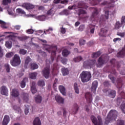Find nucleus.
I'll return each instance as SVG.
<instances>
[{"mask_svg":"<svg viewBox=\"0 0 125 125\" xmlns=\"http://www.w3.org/2000/svg\"><path fill=\"white\" fill-rule=\"evenodd\" d=\"M49 53H51V60L49 61V60H46V64H52L54 61V58L56 55V51H57V46L55 45H52L49 46V47L46 49Z\"/></svg>","mask_w":125,"mask_h":125,"instance_id":"obj_1","label":"nucleus"},{"mask_svg":"<svg viewBox=\"0 0 125 125\" xmlns=\"http://www.w3.org/2000/svg\"><path fill=\"white\" fill-rule=\"evenodd\" d=\"M125 93L124 91H121L119 95L118 96L117 99V105L118 106L120 105L121 102H122L120 108L121 110L125 114Z\"/></svg>","mask_w":125,"mask_h":125,"instance_id":"obj_2","label":"nucleus"},{"mask_svg":"<svg viewBox=\"0 0 125 125\" xmlns=\"http://www.w3.org/2000/svg\"><path fill=\"white\" fill-rule=\"evenodd\" d=\"M118 115V112L115 110H111L105 118L104 124L108 125L112 121H116Z\"/></svg>","mask_w":125,"mask_h":125,"instance_id":"obj_3","label":"nucleus"},{"mask_svg":"<svg viewBox=\"0 0 125 125\" xmlns=\"http://www.w3.org/2000/svg\"><path fill=\"white\" fill-rule=\"evenodd\" d=\"M80 78L82 83H87L91 79V73L89 72L83 71L80 74Z\"/></svg>","mask_w":125,"mask_h":125,"instance_id":"obj_4","label":"nucleus"},{"mask_svg":"<svg viewBox=\"0 0 125 125\" xmlns=\"http://www.w3.org/2000/svg\"><path fill=\"white\" fill-rule=\"evenodd\" d=\"M10 64L13 67H17V66H19V65L21 64V59H20V57L18 55L15 54L13 58L10 61Z\"/></svg>","mask_w":125,"mask_h":125,"instance_id":"obj_5","label":"nucleus"},{"mask_svg":"<svg viewBox=\"0 0 125 125\" xmlns=\"http://www.w3.org/2000/svg\"><path fill=\"white\" fill-rule=\"evenodd\" d=\"M95 63H96L95 60L86 61L83 62V67L85 68V69L88 68V67L92 68L93 66H95Z\"/></svg>","mask_w":125,"mask_h":125,"instance_id":"obj_6","label":"nucleus"},{"mask_svg":"<svg viewBox=\"0 0 125 125\" xmlns=\"http://www.w3.org/2000/svg\"><path fill=\"white\" fill-rule=\"evenodd\" d=\"M91 120L94 124V125H101L102 123V119H101V117L98 116V120L97 118L95 117L94 116L92 115L91 116ZM98 121H99V124H98Z\"/></svg>","mask_w":125,"mask_h":125,"instance_id":"obj_7","label":"nucleus"},{"mask_svg":"<svg viewBox=\"0 0 125 125\" xmlns=\"http://www.w3.org/2000/svg\"><path fill=\"white\" fill-rule=\"evenodd\" d=\"M42 75L45 79H48L50 75V66L45 67L42 70Z\"/></svg>","mask_w":125,"mask_h":125,"instance_id":"obj_8","label":"nucleus"},{"mask_svg":"<svg viewBox=\"0 0 125 125\" xmlns=\"http://www.w3.org/2000/svg\"><path fill=\"white\" fill-rule=\"evenodd\" d=\"M21 6L23 8L26 9V10H32V9H34L35 7V5L28 2L23 3Z\"/></svg>","mask_w":125,"mask_h":125,"instance_id":"obj_9","label":"nucleus"},{"mask_svg":"<svg viewBox=\"0 0 125 125\" xmlns=\"http://www.w3.org/2000/svg\"><path fill=\"white\" fill-rule=\"evenodd\" d=\"M122 25H125V16H122L121 19V23L120 21H116L115 25V29H116V30H119V29L122 27Z\"/></svg>","mask_w":125,"mask_h":125,"instance_id":"obj_10","label":"nucleus"},{"mask_svg":"<svg viewBox=\"0 0 125 125\" xmlns=\"http://www.w3.org/2000/svg\"><path fill=\"white\" fill-rule=\"evenodd\" d=\"M106 62V57L104 56H101L98 60V63L97 64L98 68H100L103 66V64Z\"/></svg>","mask_w":125,"mask_h":125,"instance_id":"obj_11","label":"nucleus"},{"mask_svg":"<svg viewBox=\"0 0 125 125\" xmlns=\"http://www.w3.org/2000/svg\"><path fill=\"white\" fill-rule=\"evenodd\" d=\"M110 74L108 76V78L111 80L112 83H115V80L116 79L113 76V75L114 76H118V73L116 71L115 69H112L110 70Z\"/></svg>","mask_w":125,"mask_h":125,"instance_id":"obj_12","label":"nucleus"},{"mask_svg":"<svg viewBox=\"0 0 125 125\" xmlns=\"http://www.w3.org/2000/svg\"><path fill=\"white\" fill-rule=\"evenodd\" d=\"M99 9L97 8H94V11L92 12V16H91V18L92 19H95L96 18H97L99 16Z\"/></svg>","mask_w":125,"mask_h":125,"instance_id":"obj_13","label":"nucleus"},{"mask_svg":"<svg viewBox=\"0 0 125 125\" xmlns=\"http://www.w3.org/2000/svg\"><path fill=\"white\" fill-rule=\"evenodd\" d=\"M107 32L108 29L107 28H101L100 32L99 33V36H100V37H105L107 36Z\"/></svg>","mask_w":125,"mask_h":125,"instance_id":"obj_14","label":"nucleus"},{"mask_svg":"<svg viewBox=\"0 0 125 125\" xmlns=\"http://www.w3.org/2000/svg\"><path fill=\"white\" fill-rule=\"evenodd\" d=\"M0 93L2 95L7 96L8 94V89L5 86H2L0 87Z\"/></svg>","mask_w":125,"mask_h":125,"instance_id":"obj_15","label":"nucleus"},{"mask_svg":"<svg viewBox=\"0 0 125 125\" xmlns=\"http://www.w3.org/2000/svg\"><path fill=\"white\" fill-rule=\"evenodd\" d=\"M56 101L59 104H64V98L60 96L59 95H57L55 96Z\"/></svg>","mask_w":125,"mask_h":125,"instance_id":"obj_16","label":"nucleus"},{"mask_svg":"<svg viewBox=\"0 0 125 125\" xmlns=\"http://www.w3.org/2000/svg\"><path fill=\"white\" fill-rule=\"evenodd\" d=\"M85 97L87 103H91V102H92V95H91L90 93H86Z\"/></svg>","mask_w":125,"mask_h":125,"instance_id":"obj_17","label":"nucleus"},{"mask_svg":"<svg viewBox=\"0 0 125 125\" xmlns=\"http://www.w3.org/2000/svg\"><path fill=\"white\" fill-rule=\"evenodd\" d=\"M106 93H108V95L111 98H115V96H116V91L114 90H111L110 89H108L106 91Z\"/></svg>","mask_w":125,"mask_h":125,"instance_id":"obj_18","label":"nucleus"},{"mask_svg":"<svg viewBox=\"0 0 125 125\" xmlns=\"http://www.w3.org/2000/svg\"><path fill=\"white\" fill-rule=\"evenodd\" d=\"M108 19H109V11H105L104 16H101L100 22H101L102 21H105L106 20Z\"/></svg>","mask_w":125,"mask_h":125,"instance_id":"obj_19","label":"nucleus"},{"mask_svg":"<svg viewBox=\"0 0 125 125\" xmlns=\"http://www.w3.org/2000/svg\"><path fill=\"white\" fill-rule=\"evenodd\" d=\"M97 86H98V82L97 81H95L93 82L91 90L94 93L96 91V89L97 88Z\"/></svg>","mask_w":125,"mask_h":125,"instance_id":"obj_20","label":"nucleus"},{"mask_svg":"<svg viewBox=\"0 0 125 125\" xmlns=\"http://www.w3.org/2000/svg\"><path fill=\"white\" fill-rule=\"evenodd\" d=\"M79 105L77 104H74L72 108V113L73 115H76L78 113V111H79Z\"/></svg>","mask_w":125,"mask_h":125,"instance_id":"obj_21","label":"nucleus"},{"mask_svg":"<svg viewBox=\"0 0 125 125\" xmlns=\"http://www.w3.org/2000/svg\"><path fill=\"white\" fill-rule=\"evenodd\" d=\"M10 121V119L9 118V116L7 115H5L2 122V125H8V123H9Z\"/></svg>","mask_w":125,"mask_h":125,"instance_id":"obj_22","label":"nucleus"},{"mask_svg":"<svg viewBox=\"0 0 125 125\" xmlns=\"http://www.w3.org/2000/svg\"><path fill=\"white\" fill-rule=\"evenodd\" d=\"M125 55V46L123 48L122 50L118 52L117 54V56L118 58L121 57L123 58Z\"/></svg>","mask_w":125,"mask_h":125,"instance_id":"obj_23","label":"nucleus"},{"mask_svg":"<svg viewBox=\"0 0 125 125\" xmlns=\"http://www.w3.org/2000/svg\"><path fill=\"white\" fill-rule=\"evenodd\" d=\"M11 95L13 97H18L20 95L19 91H18L16 89H13L12 90Z\"/></svg>","mask_w":125,"mask_h":125,"instance_id":"obj_24","label":"nucleus"},{"mask_svg":"<svg viewBox=\"0 0 125 125\" xmlns=\"http://www.w3.org/2000/svg\"><path fill=\"white\" fill-rule=\"evenodd\" d=\"M117 82V87H118V88H122V86H123V78H118Z\"/></svg>","mask_w":125,"mask_h":125,"instance_id":"obj_25","label":"nucleus"},{"mask_svg":"<svg viewBox=\"0 0 125 125\" xmlns=\"http://www.w3.org/2000/svg\"><path fill=\"white\" fill-rule=\"evenodd\" d=\"M59 89L62 95H66V89L65 88V87L63 85H60L59 86Z\"/></svg>","mask_w":125,"mask_h":125,"instance_id":"obj_26","label":"nucleus"},{"mask_svg":"<svg viewBox=\"0 0 125 125\" xmlns=\"http://www.w3.org/2000/svg\"><path fill=\"white\" fill-rule=\"evenodd\" d=\"M33 125H41L42 123H41V120H40V118L37 117L36 118L33 123Z\"/></svg>","mask_w":125,"mask_h":125,"instance_id":"obj_27","label":"nucleus"},{"mask_svg":"<svg viewBox=\"0 0 125 125\" xmlns=\"http://www.w3.org/2000/svg\"><path fill=\"white\" fill-rule=\"evenodd\" d=\"M61 71L63 76H67V75L69 74V70H68V68L62 67L61 69Z\"/></svg>","mask_w":125,"mask_h":125,"instance_id":"obj_28","label":"nucleus"},{"mask_svg":"<svg viewBox=\"0 0 125 125\" xmlns=\"http://www.w3.org/2000/svg\"><path fill=\"white\" fill-rule=\"evenodd\" d=\"M37 89L36 88V85L34 82L32 83L31 85V92L33 94H35L37 92Z\"/></svg>","mask_w":125,"mask_h":125,"instance_id":"obj_29","label":"nucleus"},{"mask_svg":"<svg viewBox=\"0 0 125 125\" xmlns=\"http://www.w3.org/2000/svg\"><path fill=\"white\" fill-rule=\"evenodd\" d=\"M62 56H64V57H67L69 54H70V51L66 49H64L62 50Z\"/></svg>","mask_w":125,"mask_h":125,"instance_id":"obj_30","label":"nucleus"},{"mask_svg":"<svg viewBox=\"0 0 125 125\" xmlns=\"http://www.w3.org/2000/svg\"><path fill=\"white\" fill-rule=\"evenodd\" d=\"M35 100L36 103H42V98L40 95H38L35 96Z\"/></svg>","mask_w":125,"mask_h":125,"instance_id":"obj_31","label":"nucleus"},{"mask_svg":"<svg viewBox=\"0 0 125 125\" xmlns=\"http://www.w3.org/2000/svg\"><path fill=\"white\" fill-rule=\"evenodd\" d=\"M30 68L31 70H36V69H38V68H39V65L35 62L31 63Z\"/></svg>","mask_w":125,"mask_h":125,"instance_id":"obj_32","label":"nucleus"},{"mask_svg":"<svg viewBox=\"0 0 125 125\" xmlns=\"http://www.w3.org/2000/svg\"><path fill=\"white\" fill-rule=\"evenodd\" d=\"M102 52L100 51H99L96 53H93L92 55V57L93 58H97V57H99L100 55L102 54Z\"/></svg>","mask_w":125,"mask_h":125,"instance_id":"obj_33","label":"nucleus"},{"mask_svg":"<svg viewBox=\"0 0 125 125\" xmlns=\"http://www.w3.org/2000/svg\"><path fill=\"white\" fill-rule=\"evenodd\" d=\"M22 98L24 102L29 101V95L26 93H24L22 95Z\"/></svg>","mask_w":125,"mask_h":125,"instance_id":"obj_34","label":"nucleus"},{"mask_svg":"<svg viewBox=\"0 0 125 125\" xmlns=\"http://www.w3.org/2000/svg\"><path fill=\"white\" fill-rule=\"evenodd\" d=\"M102 0H92L90 3L91 5H97V4H99V2L101 1Z\"/></svg>","mask_w":125,"mask_h":125,"instance_id":"obj_35","label":"nucleus"},{"mask_svg":"<svg viewBox=\"0 0 125 125\" xmlns=\"http://www.w3.org/2000/svg\"><path fill=\"white\" fill-rule=\"evenodd\" d=\"M28 81L27 78H24L21 83V86L22 88H24L26 86V82Z\"/></svg>","mask_w":125,"mask_h":125,"instance_id":"obj_36","label":"nucleus"},{"mask_svg":"<svg viewBox=\"0 0 125 125\" xmlns=\"http://www.w3.org/2000/svg\"><path fill=\"white\" fill-rule=\"evenodd\" d=\"M37 72L31 73L29 74V78L32 79V80H36V78H37Z\"/></svg>","mask_w":125,"mask_h":125,"instance_id":"obj_37","label":"nucleus"},{"mask_svg":"<svg viewBox=\"0 0 125 125\" xmlns=\"http://www.w3.org/2000/svg\"><path fill=\"white\" fill-rule=\"evenodd\" d=\"M78 6H80L83 7V8H87V6H86V4L84 3L83 1H80L78 3Z\"/></svg>","mask_w":125,"mask_h":125,"instance_id":"obj_38","label":"nucleus"},{"mask_svg":"<svg viewBox=\"0 0 125 125\" xmlns=\"http://www.w3.org/2000/svg\"><path fill=\"white\" fill-rule=\"evenodd\" d=\"M5 46L7 48H11L12 46V42H11V41H6L5 43Z\"/></svg>","mask_w":125,"mask_h":125,"instance_id":"obj_39","label":"nucleus"},{"mask_svg":"<svg viewBox=\"0 0 125 125\" xmlns=\"http://www.w3.org/2000/svg\"><path fill=\"white\" fill-rule=\"evenodd\" d=\"M16 11L17 13H18L19 14H22L23 15H25V14H26V12H25V11L21 8H18L17 9Z\"/></svg>","mask_w":125,"mask_h":125,"instance_id":"obj_40","label":"nucleus"},{"mask_svg":"<svg viewBox=\"0 0 125 125\" xmlns=\"http://www.w3.org/2000/svg\"><path fill=\"white\" fill-rule=\"evenodd\" d=\"M74 87L75 93L79 94V93H80V90L79 89V87H78V83H74Z\"/></svg>","mask_w":125,"mask_h":125,"instance_id":"obj_41","label":"nucleus"},{"mask_svg":"<svg viewBox=\"0 0 125 125\" xmlns=\"http://www.w3.org/2000/svg\"><path fill=\"white\" fill-rule=\"evenodd\" d=\"M36 18L37 19H38V20H39L40 21H44L45 20V16H38L36 17Z\"/></svg>","mask_w":125,"mask_h":125,"instance_id":"obj_42","label":"nucleus"},{"mask_svg":"<svg viewBox=\"0 0 125 125\" xmlns=\"http://www.w3.org/2000/svg\"><path fill=\"white\" fill-rule=\"evenodd\" d=\"M58 68V64L57 63H54L53 66V70H52V74L54 75V72L57 71V69Z\"/></svg>","mask_w":125,"mask_h":125,"instance_id":"obj_43","label":"nucleus"},{"mask_svg":"<svg viewBox=\"0 0 125 125\" xmlns=\"http://www.w3.org/2000/svg\"><path fill=\"white\" fill-rule=\"evenodd\" d=\"M82 60H83V57L81 56H79L73 59V61L75 62H80V61H82Z\"/></svg>","mask_w":125,"mask_h":125,"instance_id":"obj_44","label":"nucleus"},{"mask_svg":"<svg viewBox=\"0 0 125 125\" xmlns=\"http://www.w3.org/2000/svg\"><path fill=\"white\" fill-rule=\"evenodd\" d=\"M17 38L19 40V41H21V42H23V41H26V40H28V37L26 36H18Z\"/></svg>","mask_w":125,"mask_h":125,"instance_id":"obj_45","label":"nucleus"},{"mask_svg":"<svg viewBox=\"0 0 125 125\" xmlns=\"http://www.w3.org/2000/svg\"><path fill=\"white\" fill-rule=\"evenodd\" d=\"M31 61L32 59H31V58L30 57H27L25 60V66H27Z\"/></svg>","mask_w":125,"mask_h":125,"instance_id":"obj_46","label":"nucleus"},{"mask_svg":"<svg viewBox=\"0 0 125 125\" xmlns=\"http://www.w3.org/2000/svg\"><path fill=\"white\" fill-rule=\"evenodd\" d=\"M78 11H79L78 15L79 16H80V15H81V14H86V11H85L83 8H80L78 10Z\"/></svg>","mask_w":125,"mask_h":125,"instance_id":"obj_47","label":"nucleus"},{"mask_svg":"<svg viewBox=\"0 0 125 125\" xmlns=\"http://www.w3.org/2000/svg\"><path fill=\"white\" fill-rule=\"evenodd\" d=\"M62 15H69L70 14V11L68 10L64 9L61 13Z\"/></svg>","mask_w":125,"mask_h":125,"instance_id":"obj_48","label":"nucleus"},{"mask_svg":"<svg viewBox=\"0 0 125 125\" xmlns=\"http://www.w3.org/2000/svg\"><path fill=\"white\" fill-rule=\"evenodd\" d=\"M0 24H1V27L3 28V29H7L6 23L4 21L0 20Z\"/></svg>","mask_w":125,"mask_h":125,"instance_id":"obj_49","label":"nucleus"},{"mask_svg":"<svg viewBox=\"0 0 125 125\" xmlns=\"http://www.w3.org/2000/svg\"><path fill=\"white\" fill-rule=\"evenodd\" d=\"M89 28L91 29H90V33L94 34V31L95 30V25H93L92 24H90Z\"/></svg>","mask_w":125,"mask_h":125,"instance_id":"obj_50","label":"nucleus"},{"mask_svg":"<svg viewBox=\"0 0 125 125\" xmlns=\"http://www.w3.org/2000/svg\"><path fill=\"white\" fill-rule=\"evenodd\" d=\"M13 108L14 110H15V111H16V112H18V113H21V108L19 106L15 105L13 106Z\"/></svg>","mask_w":125,"mask_h":125,"instance_id":"obj_51","label":"nucleus"},{"mask_svg":"<svg viewBox=\"0 0 125 125\" xmlns=\"http://www.w3.org/2000/svg\"><path fill=\"white\" fill-rule=\"evenodd\" d=\"M116 125H125V121L123 120H118L116 122Z\"/></svg>","mask_w":125,"mask_h":125,"instance_id":"obj_52","label":"nucleus"},{"mask_svg":"<svg viewBox=\"0 0 125 125\" xmlns=\"http://www.w3.org/2000/svg\"><path fill=\"white\" fill-rule=\"evenodd\" d=\"M20 54H21L22 55H25L27 54V50H25L24 49H21L19 51Z\"/></svg>","mask_w":125,"mask_h":125,"instance_id":"obj_53","label":"nucleus"},{"mask_svg":"<svg viewBox=\"0 0 125 125\" xmlns=\"http://www.w3.org/2000/svg\"><path fill=\"white\" fill-rule=\"evenodd\" d=\"M9 3H11V0H3L2 4L4 5H8Z\"/></svg>","mask_w":125,"mask_h":125,"instance_id":"obj_54","label":"nucleus"},{"mask_svg":"<svg viewBox=\"0 0 125 125\" xmlns=\"http://www.w3.org/2000/svg\"><path fill=\"white\" fill-rule=\"evenodd\" d=\"M45 84H44V81L40 80L38 82V85L39 86H44Z\"/></svg>","mask_w":125,"mask_h":125,"instance_id":"obj_55","label":"nucleus"},{"mask_svg":"<svg viewBox=\"0 0 125 125\" xmlns=\"http://www.w3.org/2000/svg\"><path fill=\"white\" fill-rule=\"evenodd\" d=\"M13 55H14V54L13 53V52H11L6 54V57L7 58H10L11 57H12Z\"/></svg>","mask_w":125,"mask_h":125,"instance_id":"obj_56","label":"nucleus"},{"mask_svg":"<svg viewBox=\"0 0 125 125\" xmlns=\"http://www.w3.org/2000/svg\"><path fill=\"white\" fill-rule=\"evenodd\" d=\"M4 66L7 73H9V72H10V67L9 66V64L6 63Z\"/></svg>","mask_w":125,"mask_h":125,"instance_id":"obj_57","label":"nucleus"},{"mask_svg":"<svg viewBox=\"0 0 125 125\" xmlns=\"http://www.w3.org/2000/svg\"><path fill=\"white\" fill-rule=\"evenodd\" d=\"M77 8V5L75 4L72 5V6H69L68 7V9L69 10H73V9H76Z\"/></svg>","mask_w":125,"mask_h":125,"instance_id":"obj_58","label":"nucleus"},{"mask_svg":"<svg viewBox=\"0 0 125 125\" xmlns=\"http://www.w3.org/2000/svg\"><path fill=\"white\" fill-rule=\"evenodd\" d=\"M61 62H62V63L64 65H66V64H67V62H68V59L67 58H63L61 60Z\"/></svg>","mask_w":125,"mask_h":125,"instance_id":"obj_59","label":"nucleus"},{"mask_svg":"<svg viewBox=\"0 0 125 125\" xmlns=\"http://www.w3.org/2000/svg\"><path fill=\"white\" fill-rule=\"evenodd\" d=\"M53 8H51L50 10L47 11L46 14L47 15H51V14H53Z\"/></svg>","mask_w":125,"mask_h":125,"instance_id":"obj_60","label":"nucleus"},{"mask_svg":"<svg viewBox=\"0 0 125 125\" xmlns=\"http://www.w3.org/2000/svg\"><path fill=\"white\" fill-rule=\"evenodd\" d=\"M84 28H85V25L83 24H82L79 27V31H81L82 32L83 31Z\"/></svg>","mask_w":125,"mask_h":125,"instance_id":"obj_61","label":"nucleus"},{"mask_svg":"<svg viewBox=\"0 0 125 125\" xmlns=\"http://www.w3.org/2000/svg\"><path fill=\"white\" fill-rule=\"evenodd\" d=\"M104 85L105 87H108L110 86V83L108 81H105L104 83Z\"/></svg>","mask_w":125,"mask_h":125,"instance_id":"obj_62","label":"nucleus"},{"mask_svg":"<svg viewBox=\"0 0 125 125\" xmlns=\"http://www.w3.org/2000/svg\"><path fill=\"white\" fill-rule=\"evenodd\" d=\"M80 45H83L85 43V41L83 39H80L79 41Z\"/></svg>","mask_w":125,"mask_h":125,"instance_id":"obj_63","label":"nucleus"},{"mask_svg":"<svg viewBox=\"0 0 125 125\" xmlns=\"http://www.w3.org/2000/svg\"><path fill=\"white\" fill-rule=\"evenodd\" d=\"M14 29L18 31L21 29V25H15L14 26Z\"/></svg>","mask_w":125,"mask_h":125,"instance_id":"obj_64","label":"nucleus"}]
</instances>
